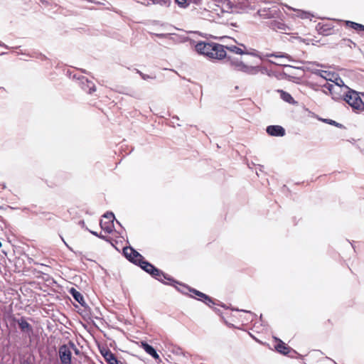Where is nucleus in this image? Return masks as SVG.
<instances>
[{
	"label": "nucleus",
	"mask_w": 364,
	"mask_h": 364,
	"mask_svg": "<svg viewBox=\"0 0 364 364\" xmlns=\"http://www.w3.org/2000/svg\"><path fill=\"white\" fill-rule=\"evenodd\" d=\"M123 253L129 261L140 266L141 269L151 274L156 279L159 281H163L164 279H170L163 272L144 260L143 256L132 247H124Z\"/></svg>",
	"instance_id": "obj_1"
},
{
	"label": "nucleus",
	"mask_w": 364,
	"mask_h": 364,
	"mask_svg": "<svg viewBox=\"0 0 364 364\" xmlns=\"http://www.w3.org/2000/svg\"><path fill=\"white\" fill-rule=\"evenodd\" d=\"M196 50L198 53L212 59L221 60L226 56L225 46L215 43H198Z\"/></svg>",
	"instance_id": "obj_2"
},
{
	"label": "nucleus",
	"mask_w": 364,
	"mask_h": 364,
	"mask_svg": "<svg viewBox=\"0 0 364 364\" xmlns=\"http://www.w3.org/2000/svg\"><path fill=\"white\" fill-rule=\"evenodd\" d=\"M226 59V63L234 70L242 72L247 75H257L259 71V66H252L245 64L241 58L235 56L232 54H227L224 58Z\"/></svg>",
	"instance_id": "obj_3"
},
{
	"label": "nucleus",
	"mask_w": 364,
	"mask_h": 364,
	"mask_svg": "<svg viewBox=\"0 0 364 364\" xmlns=\"http://www.w3.org/2000/svg\"><path fill=\"white\" fill-rule=\"evenodd\" d=\"M344 100L354 109L363 110L364 102L358 95V92L353 90H348L344 96Z\"/></svg>",
	"instance_id": "obj_4"
},
{
	"label": "nucleus",
	"mask_w": 364,
	"mask_h": 364,
	"mask_svg": "<svg viewBox=\"0 0 364 364\" xmlns=\"http://www.w3.org/2000/svg\"><path fill=\"white\" fill-rule=\"evenodd\" d=\"M104 219L100 220V225L102 230L107 233L112 232L114 230V215L112 213H107L103 215Z\"/></svg>",
	"instance_id": "obj_5"
},
{
	"label": "nucleus",
	"mask_w": 364,
	"mask_h": 364,
	"mask_svg": "<svg viewBox=\"0 0 364 364\" xmlns=\"http://www.w3.org/2000/svg\"><path fill=\"white\" fill-rule=\"evenodd\" d=\"M323 88L327 90L329 94L333 99H338L340 97L339 93L342 91V85L341 84H333L326 82Z\"/></svg>",
	"instance_id": "obj_6"
},
{
	"label": "nucleus",
	"mask_w": 364,
	"mask_h": 364,
	"mask_svg": "<svg viewBox=\"0 0 364 364\" xmlns=\"http://www.w3.org/2000/svg\"><path fill=\"white\" fill-rule=\"evenodd\" d=\"M59 356L62 364H71L72 353L68 346L63 345L60 347Z\"/></svg>",
	"instance_id": "obj_7"
},
{
	"label": "nucleus",
	"mask_w": 364,
	"mask_h": 364,
	"mask_svg": "<svg viewBox=\"0 0 364 364\" xmlns=\"http://www.w3.org/2000/svg\"><path fill=\"white\" fill-rule=\"evenodd\" d=\"M268 134L274 136H283L285 134V129L279 125H270L267 127Z\"/></svg>",
	"instance_id": "obj_8"
},
{
	"label": "nucleus",
	"mask_w": 364,
	"mask_h": 364,
	"mask_svg": "<svg viewBox=\"0 0 364 364\" xmlns=\"http://www.w3.org/2000/svg\"><path fill=\"white\" fill-rule=\"evenodd\" d=\"M316 30L318 34L322 36H328L333 33L332 24H317Z\"/></svg>",
	"instance_id": "obj_9"
},
{
	"label": "nucleus",
	"mask_w": 364,
	"mask_h": 364,
	"mask_svg": "<svg viewBox=\"0 0 364 364\" xmlns=\"http://www.w3.org/2000/svg\"><path fill=\"white\" fill-rule=\"evenodd\" d=\"M228 50L231 53L237 54V55H244V54H248V55H252L257 56V55L254 52H250L247 50H245L242 48L237 47L236 46H225V50Z\"/></svg>",
	"instance_id": "obj_10"
},
{
	"label": "nucleus",
	"mask_w": 364,
	"mask_h": 364,
	"mask_svg": "<svg viewBox=\"0 0 364 364\" xmlns=\"http://www.w3.org/2000/svg\"><path fill=\"white\" fill-rule=\"evenodd\" d=\"M271 28L279 33L291 34V28L287 24H272Z\"/></svg>",
	"instance_id": "obj_11"
},
{
	"label": "nucleus",
	"mask_w": 364,
	"mask_h": 364,
	"mask_svg": "<svg viewBox=\"0 0 364 364\" xmlns=\"http://www.w3.org/2000/svg\"><path fill=\"white\" fill-rule=\"evenodd\" d=\"M195 295L198 296L199 298L198 299L200 300V301H204L206 304H208V306H210L211 304H213L211 298H210L208 296H207L206 294L198 291V290H196V289H193L191 291Z\"/></svg>",
	"instance_id": "obj_12"
},
{
	"label": "nucleus",
	"mask_w": 364,
	"mask_h": 364,
	"mask_svg": "<svg viewBox=\"0 0 364 364\" xmlns=\"http://www.w3.org/2000/svg\"><path fill=\"white\" fill-rule=\"evenodd\" d=\"M142 346L146 353L151 355L155 359H159V354L151 346L147 343H142Z\"/></svg>",
	"instance_id": "obj_13"
},
{
	"label": "nucleus",
	"mask_w": 364,
	"mask_h": 364,
	"mask_svg": "<svg viewBox=\"0 0 364 364\" xmlns=\"http://www.w3.org/2000/svg\"><path fill=\"white\" fill-rule=\"evenodd\" d=\"M70 294L73 296V298L80 304H83L84 298L83 296L75 289L71 288L70 289Z\"/></svg>",
	"instance_id": "obj_14"
},
{
	"label": "nucleus",
	"mask_w": 364,
	"mask_h": 364,
	"mask_svg": "<svg viewBox=\"0 0 364 364\" xmlns=\"http://www.w3.org/2000/svg\"><path fill=\"white\" fill-rule=\"evenodd\" d=\"M276 12V10L272 11L269 9H260L258 11L257 14L264 18H269L274 16V13Z\"/></svg>",
	"instance_id": "obj_15"
},
{
	"label": "nucleus",
	"mask_w": 364,
	"mask_h": 364,
	"mask_svg": "<svg viewBox=\"0 0 364 364\" xmlns=\"http://www.w3.org/2000/svg\"><path fill=\"white\" fill-rule=\"evenodd\" d=\"M314 73L318 75L321 77L324 78L327 81H332V77H333V74H331V73L325 70H316L314 71Z\"/></svg>",
	"instance_id": "obj_16"
},
{
	"label": "nucleus",
	"mask_w": 364,
	"mask_h": 364,
	"mask_svg": "<svg viewBox=\"0 0 364 364\" xmlns=\"http://www.w3.org/2000/svg\"><path fill=\"white\" fill-rule=\"evenodd\" d=\"M19 328L23 331L31 332L32 331V328L31 325L23 318H21L18 322Z\"/></svg>",
	"instance_id": "obj_17"
},
{
	"label": "nucleus",
	"mask_w": 364,
	"mask_h": 364,
	"mask_svg": "<svg viewBox=\"0 0 364 364\" xmlns=\"http://www.w3.org/2000/svg\"><path fill=\"white\" fill-rule=\"evenodd\" d=\"M104 357L109 364H119V362L111 352H106V353L104 355Z\"/></svg>",
	"instance_id": "obj_18"
},
{
	"label": "nucleus",
	"mask_w": 364,
	"mask_h": 364,
	"mask_svg": "<svg viewBox=\"0 0 364 364\" xmlns=\"http://www.w3.org/2000/svg\"><path fill=\"white\" fill-rule=\"evenodd\" d=\"M296 16L301 18V19H309L310 21H312L313 18L314 17L311 14L302 10H298L296 11Z\"/></svg>",
	"instance_id": "obj_19"
},
{
	"label": "nucleus",
	"mask_w": 364,
	"mask_h": 364,
	"mask_svg": "<svg viewBox=\"0 0 364 364\" xmlns=\"http://www.w3.org/2000/svg\"><path fill=\"white\" fill-rule=\"evenodd\" d=\"M276 349L278 352L283 353V354H287L288 353V348L286 346L285 343H283L282 341H279V343L277 345Z\"/></svg>",
	"instance_id": "obj_20"
},
{
	"label": "nucleus",
	"mask_w": 364,
	"mask_h": 364,
	"mask_svg": "<svg viewBox=\"0 0 364 364\" xmlns=\"http://www.w3.org/2000/svg\"><path fill=\"white\" fill-rule=\"evenodd\" d=\"M176 3L182 8L187 7L191 3H193V0H175Z\"/></svg>",
	"instance_id": "obj_21"
},
{
	"label": "nucleus",
	"mask_w": 364,
	"mask_h": 364,
	"mask_svg": "<svg viewBox=\"0 0 364 364\" xmlns=\"http://www.w3.org/2000/svg\"><path fill=\"white\" fill-rule=\"evenodd\" d=\"M281 97L284 101L287 102L291 103V102L294 101V99L291 97V95L284 91H281Z\"/></svg>",
	"instance_id": "obj_22"
},
{
	"label": "nucleus",
	"mask_w": 364,
	"mask_h": 364,
	"mask_svg": "<svg viewBox=\"0 0 364 364\" xmlns=\"http://www.w3.org/2000/svg\"><path fill=\"white\" fill-rule=\"evenodd\" d=\"M138 73H139V75H141V77L144 79V80H148V79H153L154 77L149 76V75H145L144 73H142L140 71H138Z\"/></svg>",
	"instance_id": "obj_23"
},
{
	"label": "nucleus",
	"mask_w": 364,
	"mask_h": 364,
	"mask_svg": "<svg viewBox=\"0 0 364 364\" xmlns=\"http://www.w3.org/2000/svg\"><path fill=\"white\" fill-rule=\"evenodd\" d=\"M331 83H333V84H336V85L341 84L342 86L343 85V82L341 78H336V81H333L332 80V81H331Z\"/></svg>",
	"instance_id": "obj_24"
},
{
	"label": "nucleus",
	"mask_w": 364,
	"mask_h": 364,
	"mask_svg": "<svg viewBox=\"0 0 364 364\" xmlns=\"http://www.w3.org/2000/svg\"><path fill=\"white\" fill-rule=\"evenodd\" d=\"M352 27L355 29H357L358 28H360V30L364 31V26L362 24H351Z\"/></svg>",
	"instance_id": "obj_25"
},
{
	"label": "nucleus",
	"mask_w": 364,
	"mask_h": 364,
	"mask_svg": "<svg viewBox=\"0 0 364 364\" xmlns=\"http://www.w3.org/2000/svg\"><path fill=\"white\" fill-rule=\"evenodd\" d=\"M90 232H91L92 235H95V236H97V237H100V238H102V239H104V238H105V237H104V236H102V235H98L97 232L90 231Z\"/></svg>",
	"instance_id": "obj_26"
},
{
	"label": "nucleus",
	"mask_w": 364,
	"mask_h": 364,
	"mask_svg": "<svg viewBox=\"0 0 364 364\" xmlns=\"http://www.w3.org/2000/svg\"><path fill=\"white\" fill-rule=\"evenodd\" d=\"M331 124H333V125H336L337 127H339V126H341V124H339L338 123H337L335 121H333V120H330V122H329Z\"/></svg>",
	"instance_id": "obj_27"
},
{
	"label": "nucleus",
	"mask_w": 364,
	"mask_h": 364,
	"mask_svg": "<svg viewBox=\"0 0 364 364\" xmlns=\"http://www.w3.org/2000/svg\"><path fill=\"white\" fill-rule=\"evenodd\" d=\"M94 91H95V85H92V87H90V92L91 93L92 92H94Z\"/></svg>",
	"instance_id": "obj_28"
},
{
	"label": "nucleus",
	"mask_w": 364,
	"mask_h": 364,
	"mask_svg": "<svg viewBox=\"0 0 364 364\" xmlns=\"http://www.w3.org/2000/svg\"><path fill=\"white\" fill-rule=\"evenodd\" d=\"M342 23H354L353 21H341Z\"/></svg>",
	"instance_id": "obj_29"
},
{
	"label": "nucleus",
	"mask_w": 364,
	"mask_h": 364,
	"mask_svg": "<svg viewBox=\"0 0 364 364\" xmlns=\"http://www.w3.org/2000/svg\"><path fill=\"white\" fill-rule=\"evenodd\" d=\"M200 0H193V3L195 4H199Z\"/></svg>",
	"instance_id": "obj_30"
},
{
	"label": "nucleus",
	"mask_w": 364,
	"mask_h": 364,
	"mask_svg": "<svg viewBox=\"0 0 364 364\" xmlns=\"http://www.w3.org/2000/svg\"><path fill=\"white\" fill-rule=\"evenodd\" d=\"M269 56L278 57L277 55H275L274 54H271Z\"/></svg>",
	"instance_id": "obj_31"
},
{
	"label": "nucleus",
	"mask_w": 364,
	"mask_h": 364,
	"mask_svg": "<svg viewBox=\"0 0 364 364\" xmlns=\"http://www.w3.org/2000/svg\"><path fill=\"white\" fill-rule=\"evenodd\" d=\"M240 46H241L242 47H243L244 48H246V47H245V45H243V44H240Z\"/></svg>",
	"instance_id": "obj_32"
},
{
	"label": "nucleus",
	"mask_w": 364,
	"mask_h": 364,
	"mask_svg": "<svg viewBox=\"0 0 364 364\" xmlns=\"http://www.w3.org/2000/svg\"><path fill=\"white\" fill-rule=\"evenodd\" d=\"M157 36H164V34H157Z\"/></svg>",
	"instance_id": "obj_33"
},
{
	"label": "nucleus",
	"mask_w": 364,
	"mask_h": 364,
	"mask_svg": "<svg viewBox=\"0 0 364 364\" xmlns=\"http://www.w3.org/2000/svg\"><path fill=\"white\" fill-rule=\"evenodd\" d=\"M1 245H1V242H0V247H1Z\"/></svg>",
	"instance_id": "obj_34"
}]
</instances>
